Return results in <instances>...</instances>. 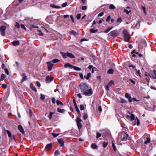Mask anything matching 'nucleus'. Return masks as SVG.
Wrapping results in <instances>:
<instances>
[{
	"instance_id": "1",
	"label": "nucleus",
	"mask_w": 156,
	"mask_h": 156,
	"mask_svg": "<svg viewBox=\"0 0 156 156\" xmlns=\"http://www.w3.org/2000/svg\"><path fill=\"white\" fill-rule=\"evenodd\" d=\"M81 92L86 96H90L93 94L92 89L86 83H81L79 85Z\"/></svg>"
},
{
	"instance_id": "2",
	"label": "nucleus",
	"mask_w": 156,
	"mask_h": 156,
	"mask_svg": "<svg viewBox=\"0 0 156 156\" xmlns=\"http://www.w3.org/2000/svg\"><path fill=\"white\" fill-rule=\"evenodd\" d=\"M129 136L127 134H124L121 133L118 135V141H126L127 140V137Z\"/></svg>"
},
{
	"instance_id": "3",
	"label": "nucleus",
	"mask_w": 156,
	"mask_h": 156,
	"mask_svg": "<svg viewBox=\"0 0 156 156\" xmlns=\"http://www.w3.org/2000/svg\"><path fill=\"white\" fill-rule=\"evenodd\" d=\"M123 33L124 34V38L126 41L128 42L130 39V36L129 33L126 30H124L123 31Z\"/></svg>"
},
{
	"instance_id": "4",
	"label": "nucleus",
	"mask_w": 156,
	"mask_h": 156,
	"mask_svg": "<svg viewBox=\"0 0 156 156\" xmlns=\"http://www.w3.org/2000/svg\"><path fill=\"white\" fill-rule=\"evenodd\" d=\"M62 56L64 58H66L67 56H68L70 58H74L75 56L71 53L67 52L66 53H64L63 52H60Z\"/></svg>"
},
{
	"instance_id": "5",
	"label": "nucleus",
	"mask_w": 156,
	"mask_h": 156,
	"mask_svg": "<svg viewBox=\"0 0 156 156\" xmlns=\"http://www.w3.org/2000/svg\"><path fill=\"white\" fill-rule=\"evenodd\" d=\"M118 35L117 30H115L111 31L109 34H108V36H111L114 37H116Z\"/></svg>"
},
{
	"instance_id": "6",
	"label": "nucleus",
	"mask_w": 156,
	"mask_h": 156,
	"mask_svg": "<svg viewBox=\"0 0 156 156\" xmlns=\"http://www.w3.org/2000/svg\"><path fill=\"white\" fill-rule=\"evenodd\" d=\"M6 29V27L4 26H2L0 27V31L1 35L2 36H5V30Z\"/></svg>"
},
{
	"instance_id": "7",
	"label": "nucleus",
	"mask_w": 156,
	"mask_h": 156,
	"mask_svg": "<svg viewBox=\"0 0 156 156\" xmlns=\"http://www.w3.org/2000/svg\"><path fill=\"white\" fill-rule=\"evenodd\" d=\"M47 63L48 65V70L50 71L51 70L54 64L52 63L51 62H47Z\"/></svg>"
},
{
	"instance_id": "8",
	"label": "nucleus",
	"mask_w": 156,
	"mask_h": 156,
	"mask_svg": "<svg viewBox=\"0 0 156 156\" xmlns=\"http://www.w3.org/2000/svg\"><path fill=\"white\" fill-rule=\"evenodd\" d=\"M53 80V78H51L49 76H48L46 78L45 82L47 83H49L52 81Z\"/></svg>"
},
{
	"instance_id": "9",
	"label": "nucleus",
	"mask_w": 156,
	"mask_h": 156,
	"mask_svg": "<svg viewBox=\"0 0 156 156\" xmlns=\"http://www.w3.org/2000/svg\"><path fill=\"white\" fill-rule=\"evenodd\" d=\"M18 128L19 131L23 134L25 133V132L23 127L20 125H19L18 126Z\"/></svg>"
},
{
	"instance_id": "10",
	"label": "nucleus",
	"mask_w": 156,
	"mask_h": 156,
	"mask_svg": "<svg viewBox=\"0 0 156 156\" xmlns=\"http://www.w3.org/2000/svg\"><path fill=\"white\" fill-rule=\"evenodd\" d=\"M22 79L21 81V83H22L23 81H26L27 80V77L24 73H23L22 74Z\"/></svg>"
},
{
	"instance_id": "11",
	"label": "nucleus",
	"mask_w": 156,
	"mask_h": 156,
	"mask_svg": "<svg viewBox=\"0 0 156 156\" xmlns=\"http://www.w3.org/2000/svg\"><path fill=\"white\" fill-rule=\"evenodd\" d=\"M58 141L61 146L62 147L64 146V142L63 139H58Z\"/></svg>"
},
{
	"instance_id": "12",
	"label": "nucleus",
	"mask_w": 156,
	"mask_h": 156,
	"mask_svg": "<svg viewBox=\"0 0 156 156\" xmlns=\"http://www.w3.org/2000/svg\"><path fill=\"white\" fill-rule=\"evenodd\" d=\"M20 42L18 41H14L13 42H12V44L14 46H16L19 45L20 44Z\"/></svg>"
},
{
	"instance_id": "13",
	"label": "nucleus",
	"mask_w": 156,
	"mask_h": 156,
	"mask_svg": "<svg viewBox=\"0 0 156 156\" xmlns=\"http://www.w3.org/2000/svg\"><path fill=\"white\" fill-rule=\"evenodd\" d=\"M52 144L51 143L49 144H47L46 147V148L48 150H49L52 148Z\"/></svg>"
},
{
	"instance_id": "14",
	"label": "nucleus",
	"mask_w": 156,
	"mask_h": 156,
	"mask_svg": "<svg viewBox=\"0 0 156 156\" xmlns=\"http://www.w3.org/2000/svg\"><path fill=\"white\" fill-rule=\"evenodd\" d=\"M73 66L71 65L69 63H67L66 64L64 65V67L65 68H67L69 67L70 68H73Z\"/></svg>"
},
{
	"instance_id": "15",
	"label": "nucleus",
	"mask_w": 156,
	"mask_h": 156,
	"mask_svg": "<svg viewBox=\"0 0 156 156\" xmlns=\"http://www.w3.org/2000/svg\"><path fill=\"white\" fill-rule=\"evenodd\" d=\"M135 71H136V74L138 76L139 75V76L141 77V73L140 72V71L139 70H137L136 69H135Z\"/></svg>"
},
{
	"instance_id": "16",
	"label": "nucleus",
	"mask_w": 156,
	"mask_h": 156,
	"mask_svg": "<svg viewBox=\"0 0 156 156\" xmlns=\"http://www.w3.org/2000/svg\"><path fill=\"white\" fill-rule=\"evenodd\" d=\"M91 147L92 149H96L98 148L97 146L95 143H93L92 144L91 146Z\"/></svg>"
},
{
	"instance_id": "17",
	"label": "nucleus",
	"mask_w": 156,
	"mask_h": 156,
	"mask_svg": "<svg viewBox=\"0 0 156 156\" xmlns=\"http://www.w3.org/2000/svg\"><path fill=\"white\" fill-rule=\"evenodd\" d=\"M30 87L33 90L35 91L36 92L37 91V90L36 88L32 83H30Z\"/></svg>"
},
{
	"instance_id": "18",
	"label": "nucleus",
	"mask_w": 156,
	"mask_h": 156,
	"mask_svg": "<svg viewBox=\"0 0 156 156\" xmlns=\"http://www.w3.org/2000/svg\"><path fill=\"white\" fill-rule=\"evenodd\" d=\"M50 6L52 8H56L57 9H59L60 8V6H56L54 4H51Z\"/></svg>"
},
{
	"instance_id": "19",
	"label": "nucleus",
	"mask_w": 156,
	"mask_h": 156,
	"mask_svg": "<svg viewBox=\"0 0 156 156\" xmlns=\"http://www.w3.org/2000/svg\"><path fill=\"white\" fill-rule=\"evenodd\" d=\"M91 76V73H87V76H84V78L86 79L87 80H89Z\"/></svg>"
},
{
	"instance_id": "20",
	"label": "nucleus",
	"mask_w": 156,
	"mask_h": 156,
	"mask_svg": "<svg viewBox=\"0 0 156 156\" xmlns=\"http://www.w3.org/2000/svg\"><path fill=\"white\" fill-rule=\"evenodd\" d=\"M140 25V22L139 21H138L136 23L135 27L136 29H139Z\"/></svg>"
},
{
	"instance_id": "21",
	"label": "nucleus",
	"mask_w": 156,
	"mask_h": 156,
	"mask_svg": "<svg viewBox=\"0 0 156 156\" xmlns=\"http://www.w3.org/2000/svg\"><path fill=\"white\" fill-rule=\"evenodd\" d=\"M147 140L144 141V144H145L149 143L150 142V139L149 137H147L146 138Z\"/></svg>"
},
{
	"instance_id": "22",
	"label": "nucleus",
	"mask_w": 156,
	"mask_h": 156,
	"mask_svg": "<svg viewBox=\"0 0 156 156\" xmlns=\"http://www.w3.org/2000/svg\"><path fill=\"white\" fill-rule=\"evenodd\" d=\"M6 133H7L8 135V136L9 137H10L11 139L12 140V135L11 133L8 130H6Z\"/></svg>"
},
{
	"instance_id": "23",
	"label": "nucleus",
	"mask_w": 156,
	"mask_h": 156,
	"mask_svg": "<svg viewBox=\"0 0 156 156\" xmlns=\"http://www.w3.org/2000/svg\"><path fill=\"white\" fill-rule=\"evenodd\" d=\"M113 27H108V29L105 31L104 32L106 33H108L112 29Z\"/></svg>"
},
{
	"instance_id": "24",
	"label": "nucleus",
	"mask_w": 156,
	"mask_h": 156,
	"mask_svg": "<svg viewBox=\"0 0 156 156\" xmlns=\"http://www.w3.org/2000/svg\"><path fill=\"white\" fill-rule=\"evenodd\" d=\"M115 6L113 4L109 5V9H115Z\"/></svg>"
},
{
	"instance_id": "25",
	"label": "nucleus",
	"mask_w": 156,
	"mask_h": 156,
	"mask_svg": "<svg viewBox=\"0 0 156 156\" xmlns=\"http://www.w3.org/2000/svg\"><path fill=\"white\" fill-rule=\"evenodd\" d=\"M98 31V29L94 30L93 28L91 29L90 30V32L91 33H95L97 32Z\"/></svg>"
},
{
	"instance_id": "26",
	"label": "nucleus",
	"mask_w": 156,
	"mask_h": 156,
	"mask_svg": "<svg viewBox=\"0 0 156 156\" xmlns=\"http://www.w3.org/2000/svg\"><path fill=\"white\" fill-rule=\"evenodd\" d=\"M114 70L112 69H110L107 72V73L109 74H112L113 73Z\"/></svg>"
},
{
	"instance_id": "27",
	"label": "nucleus",
	"mask_w": 156,
	"mask_h": 156,
	"mask_svg": "<svg viewBox=\"0 0 156 156\" xmlns=\"http://www.w3.org/2000/svg\"><path fill=\"white\" fill-rule=\"evenodd\" d=\"M73 68L76 71H80L81 70V69L80 68L75 66H73Z\"/></svg>"
},
{
	"instance_id": "28",
	"label": "nucleus",
	"mask_w": 156,
	"mask_h": 156,
	"mask_svg": "<svg viewBox=\"0 0 156 156\" xmlns=\"http://www.w3.org/2000/svg\"><path fill=\"white\" fill-rule=\"evenodd\" d=\"M65 110L63 109H61L59 108H58V112H60L63 113L64 112Z\"/></svg>"
},
{
	"instance_id": "29",
	"label": "nucleus",
	"mask_w": 156,
	"mask_h": 156,
	"mask_svg": "<svg viewBox=\"0 0 156 156\" xmlns=\"http://www.w3.org/2000/svg\"><path fill=\"white\" fill-rule=\"evenodd\" d=\"M5 75L3 74H2L1 76L0 80L3 81V80H4V79H5Z\"/></svg>"
},
{
	"instance_id": "30",
	"label": "nucleus",
	"mask_w": 156,
	"mask_h": 156,
	"mask_svg": "<svg viewBox=\"0 0 156 156\" xmlns=\"http://www.w3.org/2000/svg\"><path fill=\"white\" fill-rule=\"evenodd\" d=\"M125 97L127 98H131L130 95L128 93H126L125 95Z\"/></svg>"
},
{
	"instance_id": "31",
	"label": "nucleus",
	"mask_w": 156,
	"mask_h": 156,
	"mask_svg": "<svg viewBox=\"0 0 156 156\" xmlns=\"http://www.w3.org/2000/svg\"><path fill=\"white\" fill-rule=\"evenodd\" d=\"M56 103L58 105H63V104L62 102L61 101H59L58 100H57L56 101Z\"/></svg>"
},
{
	"instance_id": "32",
	"label": "nucleus",
	"mask_w": 156,
	"mask_h": 156,
	"mask_svg": "<svg viewBox=\"0 0 156 156\" xmlns=\"http://www.w3.org/2000/svg\"><path fill=\"white\" fill-rule=\"evenodd\" d=\"M77 126L79 129H81L82 127V125L81 123H77Z\"/></svg>"
},
{
	"instance_id": "33",
	"label": "nucleus",
	"mask_w": 156,
	"mask_h": 156,
	"mask_svg": "<svg viewBox=\"0 0 156 156\" xmlns=\"http://www.w3.org/2000/svg\"><path fill=\"white\" fill-rule=\"evenodd\" d=\"M59 61V60L57 59H55L53 60L52 61V62L53 63H55L58 62Z\"/></svg>"
},
{
	"instance_id": "34",
	"label": "nucleus",
	"mask_w": 156,
	"mask_h": 156,
	"mask_svg": "<svg viewBox=\"0 0 156 156\" xmlns=\"http://www.w3.org/2000/svg\"><path fill=\"white\" fill-rule=\"evenodd\" d=\"M51 134L54 137H56L58 136L59 134V133L56 134L54 133H52Z\"/></svg>"
},
{
	"instance_id": "35",
	"label": "nucleus",
	"mask_w": 156,
	"mask_h": 156,
	"mask_svg": "<svg viewBox=\"0 0 156 156\" xmlns=\"http://www.w3.org/2000/svg\"><path fill=\"white\" fill-rule=\"evenodd\" d=\"M108 145V143L107 142H104L103 143V147L105 148L107 147Z\"/></svg>"
},
{
	"instance_id": "36",
	"label": "nucleus",
	"mask_w": 156,
	"mask_h": 156,
	"mask_svg": "<svg viewBox=\"0 0 156 156\" xmlns=\"http://www.w3.org/2000/svg\"><path fill=\"white\" fill-rule=\"evenodd\" d=\"M120 102L122 103H126L127 101L124 99H121Z\"/></svg>"
},
{
	"instance_id": "37",
	"label": "nucleus",
	"mask_w": 156,
	"mask_h": 156,
	"mask_svg": "<svg viewBox=\"0 0 156 156\" xmlns=\"http://www.w3.org/2000/svg\"><path fill=\"white\" fill-rule=\"evenodd\" d=\"M82 120L79 117H78L76 119V122L77 123H81L80 122H81Z\"/></svg>"
},
{
	"instance_id": "38",
	"label": "nucleus",
	"mask_w": 156,
	"mask_h": 156,
	"mask_svg": "<svg viewBox=\"0 0 156 156\" xmlns=\"http://www.w3.org/2000/svg\"><path fill=\"white\" fill-rule=\"evenodd\" d=\"M130 118L131 120H134L135 119V116L134 115L132 114H131Z\"/></svg>"
},
{
	"instance_id": "39",
	"label": "nucleus",
	"mask_w": 156,
	"mask_h": 156,
	"mask_svg": "<svg viewBox=\"0 0 156 156\" xmlns=\"http://www.w3.org/2000/svg\"><path fill=\"white\" fill-rule=\"evenodd\" d=\"M96 135H97L96 136L97 138H98L101 136V133H99L97 132L96 133Z\"/></svg>"
},
{
	"instance_id": "40",
	"label": "nucleus",
	"mask_w": 156,
	"mask_h": 156,
	"mask_svg": "<svg viewBox=\"0 0 156 156\" xmlns=\"http://www.w3.org/2000/svg\"><path fill=\"white\" fill-rule=\"evenodd\" d=\"M15 27L17 28H19L20 27V24L18 22L16 23V25H15Z\"/></svg>"
},
{
	"instance_id": "41",
	"label": "nucleus",
	"mask_w": 156,
	"mask_h": 156,
	"mask_svg": "<svg viewBox=\"0 0 156 156\" xmlns=\"http://www.w3.org/2000/svg\"><path fill=\"white\" fill-rule=\"evenodd\" d=\"M70 34H72L74 35H76L77 34L76 33L74 30H72L71 31Z\"/></svg>"
},
{
	"instance_id": "42",
	"label": "nucleus",
	"mask_w": 156,
	"mask_h": 156,
	"mask_svg": "<svg viewBox=\"0 0 156 156\" xmlns=\"http://www.w3.org/2000/svg\"><path fill=\"white\" fill-rule=\"evenodd\" d=\"M45 96L44 95L41 94L40 99L41 100H43L45 99Z\"/></svg>"
},
{
	"instance_id": "43",
	"label": "nucleus",
	"mask_w": 156,
	"mask_h": 156,
	"mask_svg": "<svg viewBox=\"0 0 156 156\" xmlns=\"http://www.w3.org/2000/svg\"><path fill=\"white\" fill-rule=\"evenodd\" d=\"M54 114V112H50L49 115V117L50 119H51L52 118V115Z\"/></svg>"
},
{
	"instance_id": "44",
	"label": "nucleus",
	"mask_w": 156,
	"mask_h": 156,
	"mask_svg": "<svg viewBox=\"0 0 156 156\" xmlns=\"http://www.w3.org/2000/svg\"><path fill=\"white\" fill-rule=\"evenodd\" d=\"M112 146L114 150L115 151H116V147L114 144L113 142H112Z\"/></svg>"
},
{
	"instance_id": "45",
	"label": "nucleus",
	"mask_w": 156,
	"mask_h": 156,
	"mask_svg": "<svg viewBox=\"0 0 156 156\" xmlns=\"http://www.w3.org/2000/svg\"><path fill=\"white\" fill-rule=\"evenodd\" d=\"M38 34L40 36H43L44 35V34L41 32V31L40 30H38Z\"/></svg>"
},
{
	"instance_id": "46",
	"label": "nucleus",
	"mask_w": 156,
	"mask_h": 156,
	"mask_svg": "<svg viewBox=\"0 0 156 156\" xmlns=\"http://www.w3.org/2000/svg\"><path fill=\"white\" fill-rule=\"evenodd\" d=\"M131 12V11L130 10L129 11H128L127 9H124V12H126V14H129V13H130V12Z\"/></svg>"
},
{
	"instance_id": "47",
	"label": "nucleus",
	"mask_w": 156,
	"mask_h": 156,
	"mask_svg": "<svg viewBox=\"0 0 156 156\" xmlns=\"http://www.w3.org/2000/svg\"><path fill=\"white\" fill-rule=\"evenodd\" d=\"M87 9V7L86 6H83L82 8V9L83 10H85Z\"/></svg>"
},
{
	"instance_id": "48",
	"label": "nucleus",
	"mask_w": 156,
	"mask_h": 156,
	"mask_svg": "<svg viewBox=\"0 0 156 156\" xmlns=\"http://www.w3.org/2000/svg\"><path fill=\"white\" fill-rule=\"evenodd\" d=\"M104 14V13L103 12H100V13H99L98 15V17H101Z\"/></svg>"
},
{
	"instance_id": "49",
	"label": "nucleus",
	"mask_w": 156,
	"mask_h": 156,
	"mask_svg": "<svg viewBox=\"0 0 156 156\" xmlns=\"http://www.w3.org/2000/svg\"><path fill=\"white\" fill-rule=\"evenodd\" d=\"M136 121H137V122H136L137 125V126H138L140 124L139 120V119H138L137 118V117H136Z\"/></svg>"
},
{
	"instance_id": "50",
	"label": "nucleus",
	"mask_w": 156,
	"mask_h": 156,
	"mask_svg": "<svg viewBox=\"0 0 156 156\" xmlns=\"http://www.w3.org/2000/svg\"><path fill=\"white\" fill-rule=\"evenodd\" d=\"M122 21L121 18V17L119 18L117 20V22L118 23H121Z\"/></svg>"
},
{
	"instance_id": "51",
	"label": "nucleus",
	"mask_w": 156,
	"mask_h": 156,
	"mask_svg": "<svg viewBox=\"0 0 156 156\" xmlns=\"http://www.w3.org/2000/svg\"><path fill=\"white\" fill-rule=\"evenodd\" d=\"M114 83V82L112 80L110 81L108 83V85H109L110 86H111L112 84Z\"/></svg>"
},
{
	"instance_id": "52",
	"label": "nucleus",
	"mask_w": 156,
	"mask_h": 156,
	"mask_svg": "<svg viewBox=\"0 0 156 156\" xmlns=\"http://www.w3.org/2000/svg\"><path fill=\"white\" fill-rule=\"evenodd\" d=\"M110 19H111V16H108V17H107V18L106 19V21L108 22L109 21V20H110Z\"/></svg>"
},
{
	"instance_id": "53",
	"label": "nucleus",
	"mask_w": 156,
	"mask_h": 156,
	"mask_svg": "<svg viewBox=\"0 0 156 156\" xmlns=\"http://www.w3.org/2000/svg\"><path fill=\"white\" fill-rule=\"evenodd\" d=\"M52 102L54 104L55 103V99L54 97L52 98Z\"/></svg>"
},
{
	"instance_id": "54",
	"label": "nucleus",
	"mask_w": 156,
	"mask_h": 156,
	"mask_svg": "<svg viewBox=\"0 0 156 156\" xmlns=\"http://www.w3.org/2000/svg\"><path fill=\"white\" fill-rule=\"evenodd\" d=\"M2 87L4 89H6L7 88V85L5 84H3L2 85Z\"/></svg>"
},
{
	"instance_id": "55",
	"label": "nucleus",
	"mask_w": 156,
	"mask_h": 156,
	"mask_svg": "<svg viewBox=\"0 0 156 156\" xmlns=\"http://www.w3.org/2000/svg\"><path fill=\"white\" fill-rule=\"evenodd\" d=\"M80 108L81 110H84V108L83 105H80Z\"/></svg>"
},
{
	"instance_id": "56",
	"label": "nucleus",
	"mask_w": 156,
	"mask_h": 156,
	"mask_svg": "<svg viewBox=\"0 0 156 156\" xmlns=\"http://www.w3.org/2000/svg\"><path fill=\"white\" fill-rule=\"evenodd\" d=\"M4 70H5V73L9 75V71H8V69H5Z\"/></svg>"
},
{
	"instance_id": "57",
	"label": "nucleus",
	"mask_w": 156,
	"mask_h": 156,
	"mask_svg": "<svg viewBox=\"0 0 156 156\" xmlns=\"http://www.w3.org/2000/svg\"><path fill=\"white\" fill-rule=\"evenodd\" d=\"M134 53H135V54L137 55H138L139 53L138 52H135V50H134L131 52V54H133Z\"/></svg>"
},
{
	"instance_id": "58",
	"label": "nucleus",
	"mask_w": 156,
	"mask_h": 156,
	"mask_svg": "<svg viewBox=\"0 0 156 156\" xmlns=\"http://www.w3.org/2000/svg\"><path fill=\"white\" fill-rule=\"evenodd\" d=\"M88 117V116L87 114H85L83 115V119L84 120H86Z\"/></svg>"
},
{
	"instance_id": "59",
	"label": "nucleus",
	"mask_w": 156,
	"mask_h": 156,
	"mask_svg": "<svg viewBox=\"0 0 156 156\" xmlns=\"http://www.w3.org/2000/svg\"><path fill=\"white\" fill-rule=\"evenodd\" d=\"M79 74H80V78L82 79H83V73H80Z\"/></svg>"
},
{
	"instance_id": "60",
	"label": "nucleus",
	"mask_w": 156,
	"mask_h": 156,
	"mask_svg": "<svg viewBox=\"0 0 156 156\" xmlns=\"http://www.w3.org/2000/svg\"><path fill=\"white\" fill-rule=\"evenodd\" d=\"M81 14H80L77 15L76 16L77 19H79L81 17Z\"/></svg>"
},
{
	"instance_id": "61",
	"label": "nucleus",
	"mask_w": 156,
	"mask_h": 156,
	"mask_svg": "<svg viewBox=\"0 0 156 156\" xmlns=\"http://www.w3.org/2000/svg\"><path fill=\"white\" fill-rule=\"evenodd\" d=\"M21 27L22 28L24 29V30H26V28L25 27L24 25L21 24Z\"/></svg>"
},
{
	"instance_id": "62",
	"label": "nucleus",
	"mask_w": 156,
	"mask_h": 156,
	"mask_svg": "<svg viewBox=\"0 0 156 156\" xmlns=\"http://www.w3.org/2000/svg\"><path fill=\"white\" fill-rule=\"evenodd\" d=\"M129 67H132L134 70L136 69V67L133 65H130L129 66Z\"/></svg>"
},
{
	"instance_id": "63",
	"label": "nucleus",
	"mask_w": 156,
	"mask_h": 156,
	"mask_svg": "<svg viewBox=\"0 0 156 156\" xmlns=\"http://www.w3.org/2000/svg\"><path fill=\"white\" fill-rule=\"evenodd\" d=\"M54 154L55 155H59V151H56L55 152Z\"/></svg>"
},
{
	"instance_id": "64",
	"label": "nucleus",
	"mask_w": 156,
	"mask_h": 156,
	"mask_svg": "<svg viewBox=\"0 0 156 156\" xmlns=\"http://www.w3.org/2000/svg\"><path fill=\"white\" fill-rule=\"evenodd\" d=\"M109 85H108V84L106 86V89L107 90H109V87H110Z\"/></svg>"
}]
</instances>
